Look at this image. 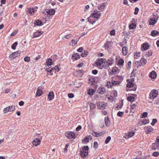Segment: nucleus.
Here are the masks:
<instances>
[{"label":"nucleus","mask_w":159,"mask_h":159,"mask_svg":"<svg viewBox=\"0 0 159 159\" xmlns=\"http://www.w3.org/2000/svg\"><path fill=\"white\" fill-rule=\"evenodd\" d=\"M101 13L98 11H94L93 14H92L90 17L88 18V21L93 24L96 20H93V19H96L97 20L101 16Z\"/></svg>","instance_id":"nucleus-1"},{"label":"nucleus","mask_w":159,"mask_h":159,"mask_svg":"<svg viewBox=\"0 0 159 159\" xmlns=\"http://www.w3.org/2000/svg\"><path fill=\"white\" fill-rule=\"evenodd\" d=\"M158 95V91L156 90L153 89L151 91L148 97V101L150 102H152L154 99L156 98Z\"/></svg>","instance_id":"nucleus-2"},{"label":"nucleus","mask_w":159,"mask_h":159,"mask_svg":"<svg viewBox=\"0 0 159 159\" xmlns=\"http://www.w3.org/2000/svg\"><path fill=\"white\" fill-rule=\"evenodd\" d=\"M88 149L89 147L87 146H84L82 148V150L80 153V155L82 157H85L88 155Z\"/></svg>","instance_id":"nucleus-3"},{"label":"nucleus","mask_w":159,"mask_h":159,"mask_svg":"<svg viewBox=\"0 0 159 159\" xmlns=\"http://www.w3.org/2000/svg\"><path fill=\"white\" fill-rule=\"evenodd\" d=\"M134 80H127L128 82L126 86L129 88L133 87V88L131 90L135 91L136 89L137 86L133 82Z\"/></svg>","instance_id":"nucleus-4"},{"label":"nucleus","mask_w":159,"mask_h":159,"mask_svg":"<svg viewBox=\"0 0 159 159\" xmlns=\"http://www.w3.org/2000/svg\"><path fill=\"white\" fill-rule=\"evenodd\" d=\"M97 105L99 109H103L105 107L107 106V104L103 102H98Z\"/></svg>","instance_id":"nucleus-5"},{"label":"nucleus","mask_w":159,"mask_h":159,"mask_svg":"<svg viewBox=\"0 0 159 159\" xmlns=\"http://www.w3.org/2000/svg\"><path fill=\"white\" fill-rule=\"evenodd\" d=\"M119 83V82L117 81L111 80V82L108 81L106 84V86L108 88H112L113 85L117 84Z\"/></svg>","instance_id":"nucleus-6"},{"label":"nucleus","mask_w":159,"mask_h":159,"mask_svg":"<svg viewBox=\"0 0 159 159\" xmlns=\"http://www.w3.org/2000/svg\"><path fill=\"white\" fill-rule=\"evenodd\" d=\"M66 136L69 139H75V134L72 132H68L65 134Z\"/></svg>","instance_id":"nucleus-7"},{"label":"nucleus","mask_w":159,"mask_h":159,"mask_svg":"<svg viewBox=\"0 0 159 159\" xmlns=\"http://www.w3.org/2000/svg\"><path fill=\"white\" fill-rule=\"evenodd\" d=\"M104 60L102 58H98L96 61V64L98 66H100L104 62Z\"/></svg>","instance_id":"nucleus-8"},{"label":"nucleus","mask_w":159,"mask_h":159,"mask_svg":"<svg viewBox=\"0 0 159 159\" xmlns=\"http://www.w3.org/2000/svg\"><path fill=\"white\" fill-rule=\"evenodd\" d=\"M134 132L133 131H130L127 133H126L124 136V137L126 139H129L134 136Z\"/></svg>","instance_id":"nucleus-9"},{"label":"nucleus","mask_w":159,"mask_h":159,"mask_svg":"<svg viewBox=\"0 0 159 159\" xmlns=\"http://www.w3.org/2000/svg\"><path fill=\"white\" fill-rule=\"evenodd\" d=\"M43 32L41 31H38L37 32L34 33L33 35V38L38 37L40 36Z\"/></svg>","instance_id":"nucleus-10"},{"label":"nucleus","mask_w":159,"mask_h":159,"mask_svg":"<svg viewBox=\"0 0 159 159\" xmlns=\"http://www.w3.org/2000/svg\"><path fill=\"white\" fill-rule=\"evenodd\" d=\"M154 15H153L152 16H151L150 19L149 20V24L151 25H154L157 22V20L154 17Z\"/></svg>","instance_id":"nucleus-11"},{"label":"nucleus","mask_w":159,"mask_h":159,"mask_svg":"<svg viewBox=\"0 0 159 159\" xmlns=\"http://www.w3.org/2000/svg\"><path fill=\"white\" fill-rule=\"evenodd\" d=\"M40 142L41 141L39 139L36 138L33 141L32 143L34 145L37 146L40 144Z\"/></svg>","instance_id":"nucleus-12"},{"label":"nucleus","mask_w":159,"mask_h":159,"mask_svg":"<svg viewBox=\"0 0 159 159\" xmlns=\"http://www.w3.org/2000/svg\"><path fill=\"white\" fill-rule=\"evenodd\" d=\"M144 129L147 133H149L152 132L153 129L152 127L150 126L145 127Z\"/></svg>","instance_id":"nucleus-13"},{"label":"nucleus","mask_w":159,"mask_h":159,"mask_svg":"<svg viewBox=\"0 0 159 159\" xmlns=\"http://www.w3.org/2000/svg\"><path fill=\"white\" fill-rule=\"evenodd\" d=\"M104 62L106 64V67H109L110 66H111L113 64V60L112 59H109L106 61V62L104 61Z\"/></svg>","instance_id":"nucleus-14"},{"label":"nucleus","mask_w":159,"mask_h":159,"mask_svg":"<svg viewBox=\"0 0 159 159\" xmlns=\"http://www.w3.org/2000/svg\"><path fill=\"white\" fill-rule=\"evenodd\" d=\"M149 76L151 78L154 79L156 78L157 76V73L155 71H152L150 73Z\"/></svg>","instance_id":"nucleus-15"},{"label":"nucleus","mask_w":159,"mask_h":159,"mask_svg":"<svg viewBox=\"0 0 159 159\" xmlns=\"http://www.w3.org/2000/svg\"><path fill=\"white\" fill-rule=\"evenodd\" d=\"M48 96L49 101L52 100L54 98V94L53 92V91L50 92L49 93Z\"/></svg>","instance_id":"nucleus-16"},{"label":"nucleus","mask_w":159,"mask_h":159,"mask_svg":"<svg viewBox=\"0 0 159 159\" xmlns=\"http://www.w3.org/2000/svg\"><path fill=\"white\" fill-rule=\"evenodd\" d=\"M105 92L106 89L104 87L99 88L98 89V92L102 94H104Z\"/></svg>","instance_id":"nucleus-17"},{"label":"nucleus","mask_w":159,"mask_h":159,"mask_svg":"<svg viewBox=\"0 0 159 159\" xmlns=\"http://www.w3.org/2000/svg\"><path fill=\"white\" fill-rule=\"evenodd\" d=\"M122 51L123 55L125 56L128 52L127 47L126 46L123 47L122 48Z\"/></svg>","instance_id":"nucleus-18"},{"label":"nucleus","mask_w":159,"mask_h":159,"mask_svg":"<svg viewBox=\"0 0 159 159\" xmlns=\"http://www.w3.org/2000/svg\"><path fill=\"white\" fill-rule=\"evenodd\" d=\"M34 25L35 26H39L43 25L42 21L39 20H36L34 21Z\"/></svg>","instance_id":"nucleus-19"},{"label":"nucleus","mask_w":159,"mask_h":159,"mask_svg":"<svg viewBox=\"0 0 159 159\" xmlns=\"http://www.w3.org/2000/svg\"><path fill=\"white\" fill-rule=\"evenodd\" d=\"M19 55V53H18V52H13L11 55V58L13 59L16 57L18 56Z\"/></svg>","instance_id":"nucleus-20"},{"label":"nucleus","mask_w":159,"mask_h":159,"mask_svg":"<svg viewBox=\"0 0 159 159\" xmlns=\"http://www.w3.org/2000/svg\"><path fill=\"white\" fill-rule=\"evenodd\" d=\"M74 85L75 87L78 88L80 87L82 85V83L79 82V80H75L74 82Z\"/></svg>","instance_id":"nucleus-21"},{"label":"nucleus","mask_w":159,"mask_h":159,"mask_svg":"<svg viewBox=\"0 0 159 159\" xmlns=\"http://www.w3.org/2000/svg\"><path fill=\"white\" fill-rule=\"evenodd\" d=\"M94 93V90L93 89H89L87 91V94L90 96L93 95Z\"/></svg>","instance_id":"nucleus-22"},{"label":"nucleus","mask_w":159,"mask_h":159,"mask_svg":"<svg viewBox=\"0 0 159 159\" xmlns=\"http://www.w3.org/2000/svg\"><path fill=\"white\" fill-rule=\"evenodd\" d=\"M46 64L48 67L52 65V59L50 58L48 59L47 60Z\"/></svg>","instance_id":"nucleus-23"},{"label":"nucleus","mask_w":159,"mask_h":159,"mask_svg":"<svg viewBox=\"0 0 159 159\" xmlns=\"http://www.w3.org/2000/svg\"><path fill=\"white\" fill-rule=\"evenodd\" d=\"M151 35L153 36H157L159 35V32L154 30L152 31Z\"/></svg>","instance_id":"nucleus-24"},{"label":"nucleus","mask_w":159,"mask_h":159,"mask_svg":"<svg viewBox=\"0 0 159 159\" xmlns=\"http://www.w3.org/2000/svg\"><path fill=\"white\" fill-rule=\"evenodd\" d=\"M88 83L89 84L92 86H96L97 84V82H96L95 80H89Z\"/></svg>","instance_id":"nucleus-25"},{"label":"nucleus","mask_w":159,"mask_h":159,"mask_svg":"<svg viewBox=\"0 0 159 159\" xmlns=\"http://www.w3.org/2000/svg\"><path fill=\"white\" fill-rule=\"evenodd\" d=\"M146 62L147 61L144 58H141L140 60V66L141 65H144L145 64Z\"/></svg>","instance_id":"nucleus-26"},{"label":"nucleus","mask_w":159,"mask_h":159,"mask_svg":"<svg viewBox=\"0 0 159 159\" xmlns=\"http://www.w3.org/2000/svg\"><path fill=\"white\" fill-rule=\"evenodd\" d=\"M153 145H156V148H159V136L157 138L156 142L153 143Z\"/></svg>","instance_id":"nucleus-27"},{"label":"nucleus","mask_w":159,"mask_h":159,"mask_svg":"<svg viewBox=\"0 0 159 159\" xmlns=\"http://www.w3.org/2000/svg\"><path fill=\"white\" fill-rule=\"evenodd\" d=\"M80 39V37H79L77 41L75 40L74 39L72 40L71 41V43H70V44H71L72 46H73L74 45H76Z\"/></svg>","instance_id":"nucleus-28"},{"label":"nucleus","mask_w":159,"mask_h":159,"mask_svg":"<svg viewBox=\"0 0 159 159\" xmlns=\"http://www.w3.org/2000/svg\"><path fill=\"white\" fill-rule=\"evenodd\" d=\"M137 103H131L130 105V110L134 109L136 108Z\"/></svg>","instance_id":"nucleus-29"},{"label":"nucleus","mask_w":159,"mask_h":159,"mask_svg":"<svg viewBox=\"0 0 159 159\" xmlns=\"http://www.w3.org/2000/svg\"><path fill=\"white\" fill-rule=\"evenodd\" d=\"M104 121L105 122V123L106 126H109L110 125V124L109 122V118L107 117H106L105 118Z\"/></svg>","instance_id":"nucleus-30"},{"label":"nucleus","mask_w":159,"mask_h":159,"mask_svg":"<svg viewBox=\"0 0 159 159\" xmlns=\"http://www.w3.org/2000/svg\"><path fill=\"white\" fill-rule=\"evenodd\" d=\"M105 7V4L104 3H102L98 7V9L100 10L104 9Z\"/></svg>","instance_id":"nucleus-31"},{"label":"nucleus","mask_w":159,"mask_h":159,"mask_svg":"<svg viewBox=\"0 0 159 159\" xmlns=\"http://www.w3.org/2000/svg\"><path fill=\"white\" fill-rule=\"evenodd\" d=\"M43 92L42 90L40 89H38L36 92V96H40L42 94Z\"/></svg>","instance_id":"nucleus-32"},{"label":"nucleus","mask_w":159,"mask_h":159,"mask_svg":"<svg viewBox=\"0 0 159 159\" xmlns=\"http://www.w3.org/2000/svg\"><path fill=\"white\" fill-rule=\"evenodd\" d=\"M92 139V136L90 135L85 137L84 140L86 142H88L89 141V139Z\"/></svg>","instance_id":"nucleus-33"},{"label":"nucleus","mask_w":159,"mask_h":159,"mask_svg":"<svg viewBox=\"0 0 159 159\" xmlns=\"http://www.w3.org/2000/svg\"><path fill=\"white\" fill-rule=\"evenodd\" d=\"M142 48L144 50H146L148 49L149 48L148 44L144 43L142 46Z\"/></svg>","instance_id":"nucleus-34"},{"label":"nucleus","mask_w":159,"mask_h":159,"mask_svg":"<svg viewBox=\"0 0 159 159\" xmlns=\"http://www.w3.org/2000/svg\"><path fill=\"white\" fill-rule=\"evenodd\" d=\"M135 99V98L133 96H129L127 97V99L129 101L133 102Z\"/></svg>","instance_id":"nucleus-35"},{"label":"nucleus","mask_w":159,"mask_h":159,"mask_svg":"<svg viewBox=\"0 0 159 159\" xmlns=\"http://www.w3.org/2000/svg\"><path fill=\"white\" fill-rule=\"evenodd\" d=\"M88 52L87 51L84 50V52L80 53L81 56L83 57H86L88 55Z\"/></svg>","instance_id":"nucleus-36"},{"label":"nucleus","mask_w":159,"mask_h":159,"mask_svg":"<svg viewBox=\"0 0 159 159\" xmlns=\"http://www.w3.org/2000/svg\"><path fill=\"white\" fill-rule=\"evenodd\" d=\"M96 107L95 105L92 103H91L90 104V108L91 110H93Z\"/></svg>","instance_id":"nucleus-37"},{"label":"nucleus","mask_w":159,"mask_h":159,"mask_svg":"<svg viewBox=\"0 0 159 159\" xmlns=\"http://www.w3.org/2000/svg\"><path fill=\"white\" fill-rule=\"evenodd\" d=\"M17 44L18 43L17 42H15L11 46V48L13 49H15L17 45Z\"/></svg>","instance_id":"nucleus-38"},{"label":"nucleus","mask_w":159,"mask_h":159,"mask_svg":"<svg viewBox=\"0 0 159 159\" xmlns=\"http://www.w3.org/2000/svg\"><path fill=\"white\" fill-rule=\"evenodd\" d=\"M10 109V106L7 107L5 108L3 110V112L4 113H7L8 111H9Z\"/></svg>","instance_id":"nucleus-39"},{"label":"nucleus","mask_w":159,"mask_h":159,"mask_svg":"<svg viewBox=\"0 0 159 159\" xmlns=\"http://www.w3.org/2000/svg\"><path fill=\"white\" fill-rule=\"evenodd\" d=\"M140 56V52H136L134 55V58L135 59H138V58Z\"/></svg>","instance_id":"nucleus-40"},{"label":"nucleus","mask_w":159,"mask_h":159,"mask_svg":"<svg viewBox=\"0 0 159 159\" xmlns=\"http://www.w3.org/2000/svg\"><path fill=\"white\" fill-rule=\"evenodd\" d=\"M124 63V61L122 59H120L118 61V63L120 65H122Z\"/></svg>","instance_id":"nucleus-41"},{"label":"nucleus","mask_w":159,"mask_h":159,"mask_svg":"<svg viewBox=\"0 0 159 159\" xmlns=\"http://www.w3.org/2000/svg\"><path fill=\"white\" fill-rule=\"evenodd\" d=\"M111 139V137L110 136H108L107 138L105 141V143L106 144H107L109 143Z\"/></svg>","instance_id":"nucleus-42"},{"label":"nucleus","mask_w":159,"mask_h":159,"mask_svg":"<svg viewBox=\"0 0 159 159\" xmlns=\"http://www.w3.org/2000/svg\"><path fill=\"white\" fill-rule=\"evenodd\" d=\"M106 131H104L99 133H98L97 132L98 137L101 136L102 135L106 133Z\"/></svg>","instance_id":"nucleus-43"},{"label":"nucleus","mask_w":159,"mask_h":159,"mask_svg":"<svg viewBox=\"0 0 159 159\" xmlns=\"http://www.w3.org/2000/svg\"><path fill=\"white\" fill-rule=\"evenodd\" d=\"M124 112L119 111L117 113V115L119 116L122 117L124 115Z\"/></svg>","instance_id":"nucleus-44"},{"label":"nucleus","mask_w":159,"mask_h":159,"mask_svg":"<svg viewBox=\"0 0 159 159\" xmlns=\"http://www.w3.org/2000/svg\"><path fill=\"white\" fill-rule=\"evenodd\" d=\"M152 52L151 51H148L146 54V55L148 57L152 56Z\"/></svg>","instance_id":"nucleus-45"},{"label":"nucleus","mask_w":159,"mask_h":159,"mask_svg":"<svg viewBox=\"0 0 159 159\" xmlns=\"http://www.w3.org/2000/svg\"><path fill=\"white\" fill-rule=\"evenodd\" d=\"M159 155V152H154L153 153L152 155L155 157H157Z\"/></svg>","instance_id":"nucleus-46"},{"label":"nucleus","mask_w":159,"mask_h":159,"mask_svg":"<svg viewBox=\"0 0 159 159\" xmlns=\"http://www.w3.org/2000/svg\"><path fill=\"white\" fill-rule=\"evenodd\" d=\"M72 36V35L71 34H68L64 36V38L66 39H68L70 38Z\"/></svg>","instance_id":"nucleus-47"},{"label":"nucleus","mask_w":159,"mask_h":159,"mask_svg":"<svg viewBox=\"0 0 159 159\" xmlns=\"http://www.w3.org/2000/svg\"><path fill=\"white\" fill-rule=\"evenodd\" d=\"M18 30H15L11 34V36H14L15 34H16L18 32Z\"/></svg>","instance_id":"nucleus-48"},{"label":"nucleus","mask_w":159,"mask_h":159,"mask_svg":"<svg viewBox=\"0 0 159 159\" xmlns=\"http://www.w3.org/2000/svg\"><path fill=\"white\" fill-rule=\"evenodd\" d=\"M148 121H147L146 120H143L142 121V125H146L148 123Z\"/></svg>","instance_id":"nucleus-49"},{"label":"nucleus","mask_w":159,"mask_h":159,"mask_svg":"<svg viewBox=\"0 0 159 159\" xmlns=\"http://www.w3.org/2000/svg\"><path fill=\"white\" fill-rule=\"evenodd\" d=\"M115 34V30L113 29L110 32V34L111 35L114 36Z\"/></svg>","instance_id":"nucleus-50"},{"label":"nucleus","mask_w":159,"mask_h":159,"mask_svg":"<svg viewBox=\"0 0 159 159\" xmlns=\"http://www.w3.org/2000/svg\"><path fill=\"white\" fill-rule=\"evenodd\" d=\"M157 122V120L156 119H153L152 120V122L151 123L152 125L153 126Z\"/></svg>","instance_id":"nucleus-51"},{"label":"nucleus","mask_w":159,"mask_h":159,"mask_svg":"<svg viewBox=\"0 0 159 159\" xmlns=\"http://www.w3.org/2000/svg\"><path fill=\"white\" fill-rule=\"evenodd\" d=\"M55 13V11L53 9H50V15H53Z\"/></svg>","instance_id":"nucleus-52"},{"label":"nucleus","mask_w":159,"mask_h":159,"mask_svg":"<svg viewBox=\"0 0 159 159\" xmlns=\"http://www.w3.org/2000/svg\"><path fill=\"white\" fill-rule=\"evenodd\" d=\"M135 25H134L133 23H132L129 25V28L130 29H133L135 28Z\"/></svg>","instance_id":"nucleus-53"},{"label":"nucleus","mask_w":159,"mask_h":159,"mask_svg":"<svg viewBox=\"0 0 159 159\" xmlns=\"http://www.w3.org/2000/svg\"><path fill=\"white\" fill-rule=\"evenodd\" d=\"M24 60L25 61L29 62L30 61V58L28 57H26L24 58Z\"/></svg>","instance_id":"nucleus-54"},{"label":"nucleus","mask_w":159,"mask_h":159,"mask_svg":"<svg viewBox=\"0 0 159 159\" xmlns=\"http://www.w3.org/2000/svg\"><path fill=\"white\" fill-rule=\"evenodd\" d=\"M139 11V9L138 7H135V11L134 13V14L135 15L137 14Z\"/></svg>","instance_id":"nucleus-55"},{"label":"nucleus","mask_w":159,"mask_h":159,"mask_svg":"<svg viewBox=\"0 0 159 159\" xmlns=\"http://www.w3.org/2000/svg\"><path fill=\"white\" fill-rule=\"evenodd\" d=\"M75 55V59L76 60H77L78 59L80 58V56L81 55L80 54H79L76 53V54Z\"/></svg>","instance_id":"nucleus-56"},{"label":"nucleus","mask_w":159,"mask_h":159,"mask_svg":"<svg viewBox=\"0 0 159 159\" xmlns=\"http://www.w3.org/2000/svg\"><path fill=\"white\" fill-rule=\"evenodd\" d=\"M53 69H54L56 70H57V71H58L60 70V68H59L58 65H57V66H55V67Z\"/></svg>","instance_id":"nucleus-57"},{"label":"nucleus","mask_w":159,"mask_h":159,"mask_svg":"<svg viewBox=\"0 0 159 159\" xmlns=\"http://www.w3.org/2000/svg\"><path fill=\"white\" fill-rule=\"evenodd\" d=\"M34 10L33 8L31 9L30 8V9H29L28 12L29 13L32 14L33 13H34Z\"/></svg>","instance_id":"nucleus-58"},{"label":"nucleus","mask_w":159,"mask_h":159,"mask_svg":"<svg viewBox=\"0 0 159 159\" xmlns=\"http://www.w3.org/2000/svg\"><path fill=\"white\" fill-rule=\"evenodd\" d=\"M142 117H146L148 116V113L147 112H144L142 114Z\"/></svg>","instance_id":"nucleus-59"},{"label":"nucleus","mask_w":159,"mask_h":159,"mask_svg":"<svg viewBox=\"0 0 159 159\" xmlns=\"http://www.w3.org/2000/svg\"><path fill=\"white\" fill-rule=\"evenodd\" d=\"M109 42H107L104 44V47L105 48H109Z\"/></svg>","instance_id":"nucleus-60"},{"label":"nucleus","mask_w":159,"mask_h":159,"mask_svg":"<svg viewBox=\"0 0 159 159\" xmlns=\"http://www.w3.org/2000/svg\"><path fill=\"white\" fill-rule=\"evenodd\" d=\"M68 96L70 98H72L74 97V95L73 93H69L68 94Z\"/></svg>","instance_id":"nucleus-61"},{"label":"nucleus","mask_w":159,"mask_h":159,"mask_svg":"<svg viewBox=\"0 0 159 159\" xmlns=\"http://www.w3.org/2000/svg\"><path fill=\"white\" fill-rule=\"evenodd\" d=\"M53 69V68H50V67H49L47 69H46V70L48 72H51V71Z\"/></svg>","instance_id":"nucleus-62"},{"label":"nucleus","mask_w":159,"mask_h":159,"mask_svg":"<svg viewBox=\"0 0 159 159\" xmlns=\"http://www.w3.org/2000/svg\"><path fill=\"white\" fill-rule=\"evenodd\" d=\"M92 134L93 136L96 137H98L97 132L93 131V133Z\"/></svg>","instance_id":"nucleus-63"},{"label":"nucleus","mask_w":159,"mask_h":159,"mask_svg":"<svg viewBox=\"0 0 159 159\" xmlns=\"http://www.w3.org/2000/svg\"><path fill=\"white\" fill-rule=\"evenodd\" d=\"M92 73L94 75H96L98 73V71L96 70H94L92 71Z\"/></svg>","instance_id":"nucleus-64"}]
</instances>
